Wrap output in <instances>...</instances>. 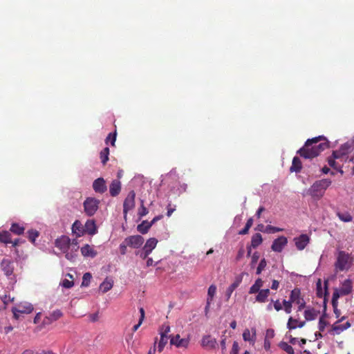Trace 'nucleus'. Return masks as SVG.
I'll list each match as a JSON object with an SVG mask.
<instances>
[{"label":"nucleus","instance_id":"4be33fe9","mask_svg":"<svg viewBox=\"0 0 354 354\" xmlns=\"http://www.w3.org/2000/svg\"><path fill=\"white\" fill-rule=\"evenodd\" d=\"M121 190V183L118 180H114L109 186V192L112 196H118Z\"/></svg>","mask_w":354,"mask_h":354},{"label":"nucleus","instance_id":"c85d7f7f","mask_svg":"<svg viewBox=\"0 0 354 354\" xmlns=\"http://www.w3.org/2000/svg\"><path fill=\"white\" fill-rule=\"evenodd\" d=\"M152 226L151 223L147 221H143L137 227V230L139 232L145 234L148 232L150 227Z\"/></svg>","mask_w":354,"mask_h":354},{"label":"nucleus","instance_id":"c03bdc74","mask_svg":"<svg viewBox=\"0 0 354 354\" xmlns=\"http://www.w3.org/2000/svg\"><path fill=\"white\" fill-rule=\"evenodd\" d=\"M339 162L341 161L337 158H335L333 155L328 159V165L334 169H337V166L339 165Z\"/></svg>","mask_w":354,"mask_h":354},{"label":"nucleus","instance_id":"864d4df0","mask_svg":"<svg viewBox=\"0 0 354 354\" xmlns=\"http://www.w3.org/2000/svg\"><path fill=\"white\" fill-rule=\"evenodd\" d=\"M259 259V252H255L252 255V259H251V266L253 268L255 266V265L257 264L258 260Z\"/></svg>","mask_w":354,"mask_h":354},{"label":"nucleus","instance_id":"f704fd0d","mask_svg":"<svg viewBox=\"0 0 354 354\" xmlns=\"http://www.w3.org/2000/svg\"><path fill=\"white\" fill-rule=\"evenodd\" d=\"M240 281H235L232 283L226 290L225 291V297L227 300H228L234 290L239 286Z\"/></svg>","mask_w":354,"mask_h":354},{"label":"nucleus","instance_id":"423d86ee","mask_svg":"<svg viewBox=\"0 0 354 354\" xmlns=\"http://www.w3.org/2000/svg\"><path fill=\"white\" fill-rule=\"evenodd\" d=\"M135 198L136 193L134 191H131L129 192L128 195L124 201L123 214L125 220L127 219L128 212L132 210L135 207Z\"/></svg>","mask_w":354,"mask_h":354},{"label":"nucleus","instance_id":"f03ea898","mask_svg":"<svg viewBox=\"0 0 354 354\" xmlns=\"http://www.w3.org/2000/svg\"><path fill=\"white\" fill-rule=\"evenodd\" d=\"M331 180L328 178L316 180L306 190V194L315 200H319L324 195L326 190L331 185Z\"/></svg>","mask_w":354,"mask_h":354},{"label":"nucleus","instance_id":"4c0bfd02","mask_svg":"<svg viewBox=\"0 0 354 354\" xmlns=\"http://www.w3.org/2000/svg\"><path fill=\"white\" fill-rule=\"evenodd\" d=\"M24 227L17 223H12L10 227V231L16 234H22L24 232Z\"/></svg>","mask_w":354,"mask_h":354},{"label":"nucleus","instance_id":"9b49d317","mask_svg":"<svg viewBox=\"0 0 354 354\" xmlns=\"http://www.w3.org/2000/svg\"><path fill=\"white\" fill-rule=\"evenodd\" d=\"M287 243V238L283 236H281L273 241L271 248L274 252H281Z\"/></svg>","mask_w":354,"mask_h":354},{"label":"nucleus","instance_id":"7ed1b4c3","mask_svg":"<svg viewBox=\"0 0 354 354\" xmlns=\"http://www.w3.org/2000/svg\"><path fill=\"white\" fill-rule=\"evenodd\" d=\"M353 261V258L351 254L345 251L339 250L336 254V261L335 262V268L337 272L348 270Z\"/></svg>","mask_w":354,"mask_h":354},{"label":"nucleus","instance_id":"6ab92c4d","mask_svg":"<svg viewBox=\"0 0 354 354\" xmlns=\"http://www.w3.org/2000/svg\"><path fill=\"white\" fill-rule=\"evenodd\" d=\"M72 232L77 237H80L83 236L84 234V225L81 223L80 221L76 220L73 224L72 225Z\"/></svg>","mask_w":354,"mask_h":354},{"label":"nucleus","instance_id":"dca6fc26","mask_svg":"<svg viewBox=\"0 0 354 354\" xmlns=\"http://www.w3.org/2000/svg\"><path fill=\"white\" fill-rule=\"evenodd\" d=\"M93 188L96 193L103 194L106 191V185L103 178H98L94 180Z\"/></svg>","mask_w":354,"mask_h":354},{"label":"nucleus","instance_id":"c756f323","mask_svg":"<svg viewBox=\"0 0 354 354\" xmlns=\"http://www.w3.org/2000/svg\"><path fill=\"white\" fill-rule=\"evenodd\" d=\"M263 281H262V279L260 278L257 279L255 281L254 283L250 287V288L249 290V293L254 294V293L258 292L259 291L261 290V288L263 286Z\"/></svg>","mask_w":354,"mask_h":354},{"label":"nucleus","instance_id":"8fccbe9b","mask_svg":"<svg viewBox=\"0 0 354 354\" xmlns=\"http://www.w3.org/2000/svg\"><path fill=\"white\" fill-rule=\"evenodd\" d=\"M327 324H328V322H326L325 318L323 316L321 317L319 320V326H318L319 330L324 331L326 326H327Z\"/></svg>","mask_w":354,"mask_h":354},{"label":"nucleus","instance_id":"6e6552de","mask_svg":"<svg viewBox=\"0 0 354 354\" xmlns=\"http://www.w3.org/2000/svg\"><path fill=\"white\" fill-rule=\"evenodd\" d=\"M55 245L62 252H66L71 248V239L68 236L62 235L55 240Z\"/></svg>","mask_w":354,"mask_h":354},{"label":"nucleus","instance_id":"ea45409f","mask_svg":"<svg viewBox=\"0 0 354 354\" xmlns=\"http://www.w3.org/2000/svg\"><path fill=\"white\" fill-rule=\"evenodd\" d=\"M109 155V149L108 147H105L100 152V159H101V162L103 165H105L106 163V162L108 161Z\"/></svg>","mask_w":354,"mask_h":354},{"label":"nucleus","instance_id":"13d9d810","mask_svg":"<svg viewBox=\"0 0 354 354\" xmlns=\"http://www.w3.org/2000/svg\"><path fill=\"white\" fill-rule=\"evenodd\" d=\"M129 245L126 244V240L124 239V241L120 245V252L122 254H125L127 252V248Z\"/></svg>","mask_w":354,"mask_h":354},{"label":"nucleus","instance_id":"39448f33","mask_svg":"<svg viewBox=\"0 0 354 354\" xmlns=\"http://www.w3.org/2000/svg\"><path fill=\"white\" fill-rule=\"evenodd\" d=\"M100 203V200L95 198H86L83 203L84 211L85 214L88 216L94 215L99 208Z\"/></svg>","mask_w":354,"mask_h":354},{"label":"nucleus","instance_id":"393cba45","mask_svg":"<svg viewBox=\"0 0 354 354\" xmlns=\"http://www.w3.org/2000/svg\"><path fill=\"white\" fill-rule=\"evenodd\" d=\"M258 295L256 296V301L259 303H264L268 300V297L270 295L269 289H262L259 291Z\"/></svg>","mask_w":354,"mask_h":354},{"label":"nucleus","instance_id":"cd10ccee","mask_svg":"<svg viewBox=\"0 0 354 354\" xmlns=\"http://www.w3.org/2000/svg\"><path fill=\"white\" fill-rule=\"evenodd\" d=\"M305 324V322H299L297 319H294L290 317L287 324V327L290 329H295L297 327L302 328Z\"/></svg>","mask_w":354,"mask_h":354},{"label":"nucleus","instance_id":"4468645a","mask_svg":"<svg viewBox=\"0 0 354 354\" xmlns=\"http://www.w3.org/2000/svg\"><path fill=\"white\" fill-rule=\"evenodd\" d=\"M84 234L93 236L97 233V227L93 219H88L84 225Z\"/></svg>","mask_w":354,"mask_h":354},{"label":"nucleus","instance_id":"72a5a7b5","mask_svg":"<svg viewBox=\"0 0 354 354\" xmlns=\"http://www.w3.org/2000/svg\"><path fill=\"white\" fill-rule=\"evenodd\" d=\"M337 216L344 222H351L353 219V217L348 212H337Z\"/></svg>","mask_w":354,"mask_h":354},{"label":"nucleus","instance_id":"aec40b11","mask_svg":"<svg viewBox=\"0 0 354 354\" xmlns=\"http://www.w3.org/2000/svg\"><path fill=\"white\" fill-rule=\"evenodd\" d=\"M62 316V313L59 310H54L53 313L50 314L49 316H46L44 321V324H50L52 322L57 320Z\"/></svg>","mask_w":354,"mask_h":354},{"label":"nucleus","instance_id":"2eb2a0df","mask_svg":"<svg viewBox=\"0 0 354 354\" xmlns=\"http://www.w3.org/2000/svg\"><path fill=\"white\" fill-rule=\"evenodd\" d=\"M201 346L209 349H214L217 346V341L209 335H204L201 339Z\"/></svg>","mask_w":354,"mask_h":354},{"label":"nucleus","instance_id":"6e6d98bb","mask_svg":"<svg viewBox=\"0 0 354 354\" xmlns=\"http://www.w3.org/2000/svg\"><path fill=\"white\" fill-rule=\"evenodd\" d=\"M74 283L73 281L68 280L66 279H64L62 282V286L66 288H70L73 287Z\"/></svg>","mask_w":354,"mask_h":354},{"label":"nucleus","instance_id":"c9c22d12","mask_svg":"<svg viewBox=\"0 0 354 354\" xmlns=\"http://www.w3.org/2000/svg\"><path fill=\"white\" fill-rule=\"evenodd\" d=\"M0 242L3 243H11L10 234L8 231L0 232Z\"/></svg>","mask_w":354,"mask_h":354},{"label":"nucleus","instance_id":"79ce46f5","mask_svg":"<svg viewBox=\"0 0 354 354\" xmlns=\"http://www.w3.org/2000/svg\"><path fill=\"white\" fill-rule=\"evenodd\" d=\"M28 237L32 243H35L36 239L39 236V233L37 230H30L28 231Z\"/></svg>","mask_w":354,"mask_h":354},{"label":"nucleus","instance_id":"412c9836","mask_svg":"<svg viewBox=\"0 0 354 354\" xmlns=\"http://www.w3.org/2000/svg\"><path fill=\"white\" fill-rule=\"evenodd\" d=\"M1 268L7 276L11 275L13 272L12 262L9 259H3L1 263Z\"/></svg>","mask_w":354,"mask_h":354},{"label":"nucleus","instance_id":"a211bd4d","mask_svg":"<svg viewBox=\"0 0 354 354\" xmlns=\"http://www.w3.org/2000/svg\"><path fill=\"white\" fill-rule=\"evenodd\" d=\"M216 286L212 284L209 287L207 290V303L205 308V310L206 313L208 311L210 304L212 302L214 297L216 293Z\"/></svg>","mask_w":354,"mask_h":354},{"label":"nucleus","instance_id":"49530a36","mask_svg":"<svg viewBox=\"0 0 354 354\" xmlns=\"http://www.w3.org/2000/svg\"><path fill=\"white\" fill-rule=\"evenodd\" d=\"M91 278H92V276H91V273H89V272L84 273L83 275V277H82V286H88Z\"/></svg>","mask_w":354,"mask_h":354},{"label":"nucleus","instance_id":"a19ab883","mask_svg":"<svg viewBox=\"0 0 354 354\" xmlns=\"http://www.w3.org/2000/svg\"><path fill=\"white\" fill-rule=\"evenodd\" d=\"M77 251L75 250L73 248H70L68 250V251L64 252L65 257L67 259L70 261H74L77 257Z\"/></svg>","mask_w":354,"mask_h":354},{"label":"nucleus","instance_id":"5701e85b","mask_svg":"<svg viewBox=\"0 0 354 354\" xmlns=\"http://www.w3.org/2000/svg\"><path fill=\"white\" fill-rule=\"evenodd\" d=\"M339 322H336L335 324H333L332 327V333L333 335H339L344 330H346L347 328H350L351 324L348 322H346L344 324H337Z\"/></svg>","mask_w":354,"mask_h":354},{"label":"nucleus","instance_id":"37998d69","mask_svg":"<svg viewBox=\"0 0 354 354\" xmlns=\"http://www.w3.org/2000/svg\"><path fill=\"white\" fill-rule=\"evenodd\" d=\"M300 291L298 289H294L290 293V300L292 303H295L299 297Z\"/></svg>","mask_w":354,"mask_h":354},{"label":"nucleus","instance_id":"e433bc0d","mask_svg":"<svg viewBox=\"0 0 354 354\" xmlns=\"http://www.w3.org/2000/svg\"><path fill=\"white\" fill-rule=\"evenodd\" d=\"M279 346L282 350H283L285 352H286L288 354H294L295 353L293 348L285 342H281L279 344Z\"/></svg>","mask_w":354,"mask_h":354},{"label":"nucleus","instance_id":"052dcab7","mask_svg":"<svg viewBox=\"0 0 354 354\" xmlns=\"http://www.w3.org/2000/svg\"><path fill=\"white\" fill-rule=\"evenodd\" d=\"M273 307L277 311H279L280 310L282 309V305L279 300L274 301Z\"/></svg>","mask_w":354,"mask_h":354},{"label":"nucleus","instance_id":"2f4dec72","mask_svg":"<svg viewBox=\"0 0 354 354\" xmlns=\"http://www.w3.org/2000/svg\"><path fill=\"white\" fill-rule=\"evenodd\" d=\"M301 169V162L298 157H294L292 159V166L290 168L291 172L298 173Z\"/></svg>","mask_w":354,"mask_h":354},{"label":"nucleus","instance_id":"603ef678","mask_svg":"<svg viewBox=\"0 0 354 354\" xmlns=\"http://www.w3.org/2000/svg\"><path fill=\"white\" fill-rule=\"evenodd\" d=\"M116 140V133H109L106 139V143L107 144L109 141L111 142V145L113 146L115 145Z\"/></svg>","mask_w":354,"mask_h":354},{"label":"nucleus","instance_id":"4d7b16f0","mask_svg":"<svg viewBox=\"0 0 354 354\" xmlns=\"http://www.w3.org/2000/svg\"><path fill=\"white\" fill-rule=\"evenodd\" d=\"M151 254L150 252H148L147 250L142 248V251L138 252L137 254L140 255V257L142 259H145L147 257Z\"/></svg>","mask_w":354,"mask_h":354},{"label":"nucleus","instance_id":"bb28decb","mask_svg":"<svg viewBox=\"0 0 354 354\" xmlns=\"http://www.w3.org/2000/svg\"><path fill=\"white\" fill-rule=\"evenodd\" d=\"M319 311L314 308H307L304 311V317L307 321L314 320L317 318Z\"/></svg>","mask_w":354,"mask_h":354},{"label":"nucleus","instance_id":"338daca9","mask_svg":"<svg viewBox=\"0 0 354 354\" xmlns=\"http://www.w3.org/2000/svg\"><path fill=\"white\" fill-rule=\"evenodd\" d=\"M176 210V207H171L170 205L167 207V216L168 217L171 216L172 213Z\"/></svg>","mask_w":354,"mask_h":354},{"label":"nucleus","instance_id":"69168bd1","mask_svg":"<svg viewBox=\"0 0 354 354\" xmlns=\"http://www.w3.org/2000/svg\"><path fill=\"white\" fill-rule=\"evenodd\" d=\"M244 253H245V250L243 248H241L238 253H237V256H236V260L239 261L240 260L244 255Z\"/></svg>","mask_w":354,"mask_h":354},{"label":"nucleus","instance_id":"58836bf2","mask_svg":"<svg viewBox=\"0 0 354 354\" xmlns=\"http://www.w3.org/2000/svg\"><path fill=\"white\" fill-rule=\"evenodd\" d=\"M160 335V340H159V342L158 344V351L161 352L163 350V348H165V345L167 344L169 337L167 335Z\"/></svg>","mask_w":354,"mask_h":354},{"label":"nucleus","instance_id":"3c124183","mask_svg":"<svg viewBox=\"0 0 354 354\" xmlns=\"http://www.w3.org/2000/svg\"><path fill=\"white\" fill-rule=\"evenodd\" d=\"M283 303L285 312L288 314L290 313L292 310V302L290 301L284 300Z\"/></svg>","mask_w":354,"mask_h":354},{"label":"nucleus","instance_id":"e2e57ef3","mask_svg":"<svg viewBox=\"0 0 354 354\" xmlns=\"http://www.w3.org/2000/svg\"><path fill=\"white\" fill-rule=\"evenodd\" d=\"M295 303L299 305V310H301L304 307L305 305L304 301L303 300V299L301 298L297 299Z\"/></svg>","mask_w":354,"mask_h":354},{"label":"nucleus","instance_id":"20e7f679","mask_svg":"<svg viewBox=\"0 0 354 354\" xmlns=\"http://www.w3.org/2000/svg\"><path fill=\"white\" fill-rule=\"evenodd\" d=\"M354 149V137L342 145L339 150L333 151V156L335 158L339 160L341 162H346L348 154Z\"/></svg>","mask_w":354,"mask_h":354},{"label":"nucleus","instance_id":"473e14b6","mask_svg":"<svg viewBox=\"0 0 354 354\" xmlns=\"http://www.w3.org/2000/svg\"><path fill=\"white\" fill-rule=\"evenodd\" d=\"M263 239L262 236L259 233H256L252 236L251 239V246L254 248H257L262 243Z\"/></svg>","mask_w":354,"mask_h":354},{"label":"nucleus","instance_id":"774afa93","mask_svg":"<svg viewBox=\"0 0 354 354\" xmlns=\"http://www.w3.org/2000/svg\"><path fill=\"white\" fill-rule=\"evenodd\" d=\"M266 265H267V262L266 261L265 259H262L261 261H260V263L259 264V267H260V268H262L263 270L265 269V268L266 267Z\"/></svg>","mask_w":354,"mask_h":354},{"label":"nucleus","instance_id":"09e8293b","mask_svg":"<svg viewBox=\"0 0 354 354\" xmlns=\"http://www.w3.org/2000/svg\"><path fill=\"white\" fill-rule=\"evenodd\" d=\"M141 203V205H140V207L138 209V215L140 217H143L145 216H146L149 211L148 209L144 206V201L142 200H141L140 201Z\"/></svg>","mask_w":354,"mask_h":354},{"label":"nucleus","instance_id":"f257e3e1","mask_svg":"<svg viewBox=\"0 0 354 354\" xmlns=\"http://www.w3.org/2000/svg\"><path fill=\"white\" fill-rule=\"evenodd\" d=\"M328 147V141L324 136H318L308 139L303 147L297 151L301 157L306 159H312L320 154Z\"/></svg>","mask_w":354,"mask_h":354},{"label":"nucleus","instance_id":"1a4fd4ad","mask_svg":"<svg viewBox=\"0 0 354 354\" xmlns=\"http://www.w3.org/2000/svg\"><path fill=\"white\" fill-rule=\"evenodd\" d=\"M126 244L133 248H139L144 243V238L140 235H133L125 239Z\"/></svg>","mask_w":354,"mask_h":354},{"label":"nucleus","instance_id":"7c9ffc66","mask_svg":"<svg viewBox=\"0 0 354 354\" xmlns=\"http://www.w3.org/2000/svg\"><path fill=\"white\" fill-rule=\"evenodd\" d=\"M158 240L156 238H150L145 243L143 248L151 253L152 250L156 247Z\"/></svg>","mask_w":354,"mask_h":354},{"label":"nucleus","instance_id":"a18cd8bd","mask_svg":"<svg viewBox=\"0 0 354 354\" xmlns=\"http://www.w3.org/2000/svg\"><path fill=\"white\" fill-rule=\"evenodd\" d=\"M283 230L282 228L274 227L272 225H267L265 228V232L268 233V234L276 233V232H281Z\"/></svg>","mask_w":354,"mask_h":354},{"label":"nucleus","instance_id":"f8f14e48","mask_svg":"<svg viewBox=\"0 0 354 354\" xmlns=\"http://www.w3.org/2000/svg\"><path fill=\"white\" fill-rule=\"evenodd\" d=\"M294 242L299 250H304L310 242V237L305 234L294 238Z\"/></svg>","mask_w":354,"mask_h":354},{"label":"nucleus","instance_id":"9d476101","mask_svg":"<svg viewBox=\"0 0 354 354\" xmlns=\"http://www.w3.org/2000/svg\"><path fill=\"white\" fill-rule=\"evenodd\" d=\"M170 344L177 348H187L189 344V338H180V335L178 334L171 337Z\"/></svg>","mask_w":354,"mask_h":354},{"label":"nucleus","instance_id":"a878e982","mask_svg":"<svg viewBox=\"0 0 354 354\" xmlns=\"http://www.w3.org/2000/svg\"><path fill=\"white\" fill-rule=\"evenodd\" d=\"M113 286V281L111 278H106L104 281L100 284V290L103 292L105 293L110 290Z\"/></svg>","mask_w":354,"mask_h":354},{"label":"nucleus","instance_id":"b1692460","mask_svg":"<svg viewBox=\"0 0 354 354\" xmlns=\"http://www.w3.org/2000/svg\"><path fill=\"white\" fill-rule=\"evenodd\" d=\"M352 291V281L350 279H346L339 289L342 295H347Z\"/></svg>","mask_w":354,"mask_h":354},{"label":"nucleus","instance_id":"0eeeda50","mask_svg":"<svg viewBox=\"0 0 354 354\" xmlns=\"http://www.w3.org/2000/svg\"><path fill=\"white\" fill-rule=\"evenodd\" d=\"M32 306L27 302L20 304L17 306L12 308V310L15 318H19V314H28L32 311Z\"/></svg>","mask_w":354,"mask_h":354},{"label":"nucleus","instance_id":"ddd939ff","mask_svg":"<svg viewBox=\"0 0 354 354\" xmlns=\"http://www.w3.org/2000/svg\"><path fill=\"white\" fill-rule=\"evenodd\" d=\"M257 338V330L255 328H252L251 330L246 328L243 333V339L245 342H248L250 344L254 345Z\"/></svg>","mask_w":354,"mask_h":354},{"label":"nucleus","instance_id":"5fc2aeb1","mask_svg":"<svg viewBox=\"0 0 354 354\" xmlns=\"http://www.w3.org/2000/svg\"><path fill=\"white\" fill-rule=\"evenodd\" d=\"M169 332H170L169 326L165 324V325H162V327L160 328V335H167Z\"/></svg>","mask_w":354,"mask_h":354},{"label":"nucleus","instance_id":"de8ad7c7","mask_svg":"<svg viewBox=\"0 0 354 354\" xmlns=\"http://www.w3.org/2000/svg\"><path fill=\"white\" fill-rule=\"evenodd\" d=\"M341 293L339 292V290H335L333 294V297H332V305H333V308H335L336 307H337V299H339V297H340Z\"/></svg>","mask_w":354,"mask_h":354},{"label":"nucleus","instance_id":"680f3d73","mask_svg":"<svg viewBox=\"0 0 354 354\" xmlns=\"http://www.w3.org/2000/svg\"><path fill=\"white\" fill-rule=\"evenodd\" d=\"M78 241L77 239H73V241L71 240V248H73L75 250H77L78 249Z\"/></svg>","mask_w":354,"mask_h":354},{"label":"nucleus","instance_id":"f3484780","mask_svg":"<svg viewBox=\"0 0 354 354\" xmlns=\"http://www.w3.org/2000/svg\"><path fill=\"white\" fill-rule=\"evenodd\" d=\"M80 250L82 255L85 258H94L97 254V251L94 249V246L88 244L83 245Z\"/></svg>","mask_w":354,"mask_h":354},{"label":"nucleus","instance_id":"bf43d9fd","mask_svg":"<svg viewBox=\"0 0 354 354\" xmlns=\"http://www.w3.org/2000/svg\"><path fill=\"white\" fill-rule=\"evenodd\" d=\"M239 346L238 342H234L230 354H239Z\"/></svg>","mask_w":354,"mask_h":354},{"label":"nucleus","instance_id":"0e129e2a","mask_svg":"<svg viewBox=\"0 0 354 354\" xmlns=\"http://www.w3.org/2000/svg\"><path fill=\"white\" fill-rule=\"evenodd\" d=\"M274 336V332L272 329H268L266 330V339L272 338Z\"/></svg>","mask_w":354,"mask_h":354}]
</instances>
